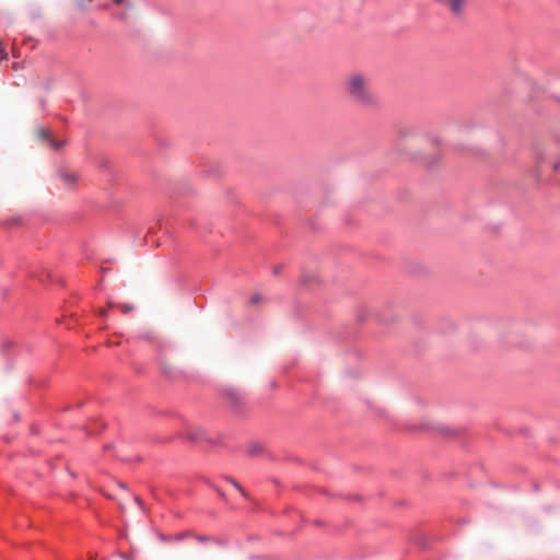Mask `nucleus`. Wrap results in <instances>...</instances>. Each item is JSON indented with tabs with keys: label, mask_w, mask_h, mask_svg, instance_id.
<instances>
[{
	"label": "nucleus",
	"mask_w": 560,
	"mask_h": 560,
	"mask_svg": "<svg viewBox=\"0 0 560 560\" xmlns=\"http://www.w3.org/2000/svg\"><path fill=\"white\" fill-rule=\"evenodd\" d=\"M100 314H101V316H105L106 315V311L105 310H101Z\"/></svg>",
	"instance_id": "obj_14"
},
{
	"label": "nucleus",
	"mask_w": 560,
	"mask_h": 560,
	"mask_svg": "<svg viewBox=\"0 0 560 560\" xmlns=\"http://www.w3.org/2000/svg\"><path fill=\"white\" fill-rule=\"evenodd\" d=\"M231 483L244 495L246 497L245 490L237 483L235 480H231Z\"/></svg>",
	"instance_id": "obj_10"
},
{
	"label": "nucleus",
	"mask_w": 560,
	"mask_h": 560,
	"mask_svg": "<svg viewBox=\"0 0 560 560\" xmlns=\"http://www.w3.org/2000/svg\"><path fill=\"white\" fill-rule=\"evenodd\" d=\"M94 0H77L80 10H86Z\"/></svg>",
	"instance_id": "obj_7"
},
{
	"label": "nucleus",
	"mask_w": 560,
	"mask_h": 560,
	"mask_svg": "<svg viewBox=\"0 0 560 560\" xmlns=\"http://www.w3.org/2000/svg\"><path fill=\"white\" fill-rule=\"evenodd\" d=\"M35 136L39 141H45L49 144L54 150H58L61 148L65 142H59L50 138L49 132L45 128H36Z\"/></svg>",
	"instance_id": "obj_3"
},
{
	"label": "nucleus",
	"mask_w": 560,
	"mask_h": 560,
	"mask_svg": "<svg viewBox=\"0 0 560 560\" xmlns=\"http://www.w3.org/2000/svg\"><path fill=\"white\" fill-rule=\"evenodd\" d=\"M434 2L455 18L464 16L469 0H434Z\"/></svg>",
	"instance_id": "obj_2"
},
{
	"label": "nucleus",
	"mask_w": 560,
	"mask_h": 560,
	"mask_svg": "<svg viewBox=\"0 0 560 560\" xmlns=\"http://www.w3.org/2000/svg\"><path fill=\"white\" fill-rule=\"evenodd\" d=\"M120 307H121L122 312H125V313H128L132 310V306L127 305V304L120 305Z\"/></svg>",
	"instance_id": "obj_13"
},
{
	"label": "nucleus",
	"mask_w": 560,
	"mask_h": 560,
	"mask_svg": "<svg viewBox=\"0 0 560 560\" xmlns=\"http://www.w3.org/2000/svg\"><path fill=\"white\" fill-rule=\"evenodd\" d=\"M102 560H106V559H102Z\"/></svg>",
	"instance_id": "obj_18"
},
{
	"label": "nucleus",
	"mask_w": 560,
	"mask_h": 560,
	"mask_svg": "<svg viewBox=\"0 0 560 560\" xmlns=\"http://www.w3.org/2000/svg\"><path fill=\"white\" fill-rule=\"evenodd\" d=\"M60 178L68 188L74 187L80 180L79 174L74 172H63L60 174Z\"/></svg>",
	"instance_id": "obj_4"
},
{
	"label": "nucleus",
	"mask_w": 560,
	"mask_h": 560,
	"mask_svg": "<svg viewBox=\"0 0 560 560\" xmlns=\"http://www.w3.org/2000/svg\"><path fill=\"white\" fill-rule=\"evenodd\" d=\"M261 450H262V448H261V446H260V445H258V444H253V445H250V446L248 447V454H249L250 456H255V455L259 454V453L261 452Z\"/></svg>",
	"instance_id": "obj_6"
},
{
	"label": "nucleus",
	"mask_w": 560,
	"mask_h": 560,
	"mask_svg": "<svg viewBox=\"0 0 560 560\" xmlns=\"http://www.w3.org/2000/svg\"><path fill=\"white\" fill-rule=\"evenodd\" d=\"M259 300H260V296L258 294H255V295L252 296L250 303L252 304H256V303L259 302Z\"/></svg>",
	"instance_id": "obj_12"
},
{
	"label": "nucleus",
	"mask_w": 560,
	"mask_h": 560,
	"mask_svg": "<svg viewBox=\"0 0 560 560\" xmlns=\"http://www.w3.org/2000/svg\"><path fill=\"white\" fill-rule=\"evenodd\" d=\"M116 7L132 10L135 8L133 0H112Z\"/></svg>",
	"instance_id": "obj_5"
},
{
	"label": "nucleus",
	"mask_w": 560,
	"mask_h": 560,
	"mask_svg": "<svg viewBox=\"0 0 560 560\" xmlns=\"http://www.w3.org/2000/svg\"><path fill=\"white\" fill-rule=\"evenodd\" d=\"M20 221H21L20 217H13L10 220H8L7 224L8 225H15V224H19Z\"/></svg>",
	"instance_id": "obj_11"
},
{
	"label": "nucleus",
	"mask_w": 560,
	"mask_h": 560,
	"mask_svg": "<svg viewBox=\"0 0 560 560\" xmlns=\"http://www.w3.org/2000/svg\"><path fill=\"white\" fill-rule=\"evenodd\" d=\"M541 161H542V156L537 155V156L535 158V162H536V171H537V176H538V177L540 176V173H541Z\"/></svg>",
	"instance_id": "obj_8"
},
{
	"label": "nucleus",
	"mask_w": 560,
	"mask_h": 560,
	"mask_svg": "<svg viewBox=\"0 0 560 560\" xmlns=\"http://www.w3.org/2000/svg\"><path fill=\"white\" fill-rule=\"evenodd\" d=\"M558 168V164L557 163H553L552 164V170L556 171Z\"/></svg>",
	"instance_id": "obj_15"
},
{
	"label": "nucleus",
	"mask_w": 560,
	"mask_h": 560,
	"mask_svg": "<svg viewBox=\"0 0 560 560\" xmlns=\"http://www.w3.org/2000/svg\"><path fill=\"white\" fill-rule=\"evenodd\" d=\"M345 95L357 106L364 109H377L381 106L378 97L372 90L371 77L363 71L349 72L342 82Z\"/></svg>",
	"instance_id": "obj_1"
},
{
	"label": "nucleus",
	"mask_w": 560,
	"mask_h": 560,
	"mask_svg": "<svg viewBox=\"0 0 560 560\" xmlns=\"http://www.w3.org/2000/svg\"><path fill=\"white\" fill-rule=\"evenodd\" d=\"M89 560H96V558L94 556H91Z\"/></svg>",
	"instance_id": "obj_17"
},
{
	"label": "nucleus",
	"mask_w": 560,
	"mask_h": 560,
	"mask_svg": "<svg viewBox=\"0 0 560 560\" xmlns=\"http://www.w3.org/2000/svg\"><path fill=\"white\" fill-rule=\"evenodd\" d=\"M8 58V54H7V50H5V47L4 45L0 42V61L4 60Z\"/></svg>",
	"instance_id": "obj_9"
},
{
	"label": "nucleus",
	"mask_w": 560,
	"mask_h": 560,
	"mask_svg": "<svg viewBox=\"0 0 560 560\" xmlns=\"http://www.w3.org/2000/svg\"><path fill=\"white\" fill-rule=\"evenodd\" d=\"M122 558H124L125 560H132L130 557H127V556H122Z\"/></svg>",
	"instance_id": "obj_16"
}]
</instances>
